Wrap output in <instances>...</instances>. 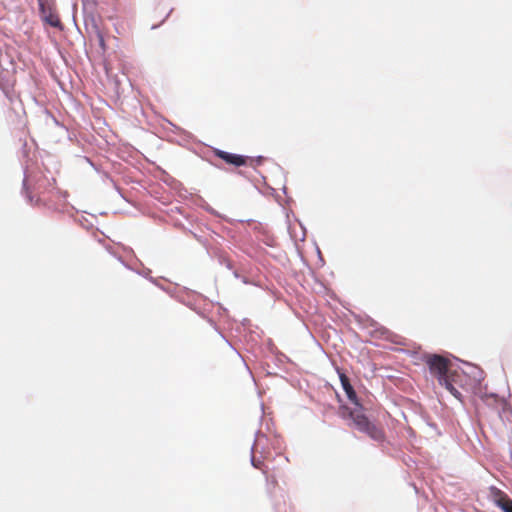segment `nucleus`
Segmentation results:
<instances>
[{"label":"nucleus","instance_id":"f257e3e1","mask_svg":"<svg viewBox=\"0 0 512 512\" xmlns=\"http://www.w3.org/2000/svg\"><path fill=\"white\" fill-rule=\"evenodd\" d=\"M423 360L428 366L430 373L438 379L439 384L444 386L456 398L460 399L461 393L449 380V368L451 361L438 354H427L423 357Z\"/></svg>","mask_w":512,"mask_h":512},{"label":"nucleus","instance_id":"f03ea898","mask_svg":"<svg viewBox=\"0 0 512 512\" xmlns=\"http://www.w3.org/2000/svg\"><path fill=\"white\" fill-rule=\"evenodd\" d=\"M359 408L351 409L349 407L343 406L342 416L344 418L351 419L354 426L360 431L367 434L371 439L375 441H383L385 434L382 428L378 427L374 423H372L366 415L362 412V407L359 404Z\"/></svg>","mask_w":512,"mask_h":512},{"label":"nucleus","instance_id":"7ed1b4c3","mask_svg":"<svg viewBox=\"0 0 512 512\" xmlns=\"http://www.w3.org/2000/svg\"><path fill=\"white\" fill-rule=\"evenodd\" d=\"M263 157L251 158L226 152V163L235 166H256L262 163Z\"/></svg>","mask_w":512,"mask_h":512},{"label":"nucleus","instance_id":"20e7f679","mask_svg":"<svg viewBox=\"0 0 512 512\" xmlns=\"http://www.w3.org/2000/svg\"><path fill=\"white\" fill-rule=\"evenodd\" d=\"M493 502L503 511L512 512V499L506 493L497 488L491 489Z\"/></svg>","mask_w":512,"mask_h":512},{"label":"nucleus","instance_id":"39448f33","mask_svg":"<svg viewBox=\"0 0 512 512\" xmlns=\"http://www.w3.org/2000/svg\"><path fill=\"white\" fill-rule=\"evenodd\" d=\"M34 189L39 195H44L46 192H52L56 190V179L48 178L41 174L34 184Z\"/></svg>","mask_w":512,"mask_h":512},{"label":"nucleus","instance_id":"423d86ee","mask_svg":"<svg viewBox=\"0 0 512 512\" xmlns=\"http://www.w3.org/2000/svg\"><path fill=\"white\" fill-rule=\"evenodd\" d=\"M340 381H341V385H342L348 399L355 405L359 406V400H358L357 394H356L354 388L352 387V385L350 384L349 378L345 374L341 373Z\"/></svg>","mask_w":512,"mask_h":512},{"label":"nucleus","instance_id":"0eeeda50","mask_svg":"<svg viewBox=\"0 0 512 512\" xmlns=\"http://www.w3.org/2000/svg\"><path fill=\"white\" fill-rule=\"evenodd\" d=\"M40 9L42 14L44 15V20L51 25L52 27H59L61 25V21L59 16L54 13L50 8L47 10L43 2L40 1Z\"/></svg>","mask_w":512,"mask_h":512},{"label":"nucleus","instance_id":"6e6552de","mask_svg":"<svg viewBox=\"0 0 512 512\" xmlns=\"http://www.w3.org/2000/svg\"><path fill=\"white\" fill-rule=\"evenodd\" d=\"M500 418L503 421L507 432L512 434V408L504 406L500 413Z\"/></svg>","mask_w":512,"mask_h":512},{"label":"nucleus","instance_id":"1a4fd4ad","mask_svg":"<svg viewBox=\"0 0 512 512\" xmlns=\"http://www.w3.org/2000/svg\"><path fill=\"white\" fill-rule=\"evenodd\" d=\"M252 464L255 468H261V462L260 461H256L254 458H252Z\"/></svg>","mask_w":512,"mask_h":512},{"label":"nucleus","instance_id":"9d476101","mask_svg":"<svg viewBox=\"0 0 512 512\" xmlns=\"http://www.w3.org/2000/svg\"><path fill=\"white\" fill-rule=\"evenodd\" d=\"M217 155H218L220 158L224 159V151H218V152H217Z\"/></svg>","mask_w":512,"mask_h":512}]
</instances>
